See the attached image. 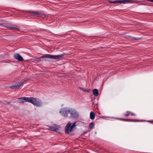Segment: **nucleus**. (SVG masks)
Here are the masks:
<instances>
[{
	"label": "nucleus",
	"mask_w": 153,
	"mask_h": 153,
	"mask_svg": "<svg viewBox=\"0 0 153 153\" xmlns=\"http://www.w3.org/2000/svg\"><path fill=\"white\" fill-rule=\"evenodd\" d=\"M81 89H82V90L83 91H85V92H88V91L87 90H86V89H83V88H80Z\"/></svg>",
	"instance_id": "20"
},
{
	"label": "nucleus",
	"mask_w": 153,
	"mask_h": 153,
	"mask_svg": "<svg viewBox=\"0 0 153 153\" xmlns=\"http://www.w3.org/2000/svg\"><path fill=\"white\" fill-rule=\"evenodd\" d=\"M27 79L24 78L20 82L16 83L13 85L12 87L13 88H19L23 83L27 80Z\"/></svg>",
	"instance_id": "6"
},
{
	"label": "nucleus",
	"mask_w": 153,
	"mask_h": 153,
	"mask_svg": "<svg viewBox=\"0 0 153 153\" xmlns=\"http://www.w3.org/2000/svg\"><path fill=\"white\" fill-rule=\"evenodd\" d=\"M109 2L110 3H114L116 4H119V0L116 1H109Z\"/></svg>",
	"instance_id": "16"
},
{
	"label": "nucleus",
	"mask_w": 153,
	"mask_h": 153,
	"mask_svg": "<svg viewBox=\"0 0 153 153\" xmlns=\"http://www.w3.org/2000/svg\"><path fill=\"white\" fill-rule=\"evenodd\" d=\"M45 61H47L46 60H45Z\"/></svg>",
	"instance_id": "21"
},
{
	"label": "nucleus",
	"mask_w": 153,
	"mask_h": 153,
	"mask_svg": "<svg viewBox=\"0 0 153 153\" xmlns=\"http://www.w3.org/2000/svg\"><path fill=\"white\" fill-rule=\"evenodd\" d=\"M127 2H130L132 3H135L136 2L134 1L129 0H119V4L121 3H125Z\"/></svg>",
	"instance_id": "9"
},
{
	"label": "nucleus",
	"mask_w": 153,
	"mask_h": 153,
	"mask_svg": "<svg viewBox=\"0 0 153 153\" xmlns=\"http://www.w3.org/2000/svg\"><path fill=\"white\" fill-rule=\"evenodd\" d=\"M123 120H125V121L130 120V121H132V122H141V121H140L139 120H131V119H126V120L123 119Z\"/></svg>",
	"instance_id": "15"
},
{
	"label": "nucleus",
	"mask_w": 153,
	"mask_h": 153,
	"mask_svg": "<svg viewBox=\"0 0 153 153\" xmlns=\"http://www.w3.org/2000/svg\"><path fill=\"white\" fill-rule=\"evenodd\" d=\"M76 122H74L72 125L70 122H69L66 125L65 128V132L66 134H68L70 132L73 131L74 128L76 126Z\"/></svg>",
	"instance_id": "3"
},
{
	"label": "nucleus",
	"mask_w": 153,
	"mask_h": 153,
	"mask_svg": "<svg viewBox=\"0 0 153 153\" xmlns=\"http://www.w3.org/2000/svg\"><path fill=\"white\" fill-rule=\"evenodd\" d=\"M14 58L16 59H17L19 61H22L23 60V58L18 53H15L13 55Z\"/></svg>",
	"instance_id": "8"
},
{
	"label": "nucleus",
	"mask_w": 153,
	"mask_h": 153,
	"mask_svg": "<svg viewBox=\"0 0 153 153\" xmlns=\"http://www.w3.org/2000/svg\"><path fill=\"white\" fill-rule=\"evenodd\" d=\"M148 121V122H149V121Z\"/></svg>",
	"instance_id": "22"
},
{
	"label": "nucleus",
	"mask_w": 153,
	"mask_h": 153,
	"mask_svg": "<svg viewBox=\"0 0 153 153\" xmlns=\"http://www.w3.org/2000/svg\"><path fill=\"white\" fill-rule=\"evenodd\" d=\"M60 127L59 126L56 124H54L52 126H49L48 129L49 130H51L53 131L57 132L59 130Z\"/></svg>",
	"instance_id": "7"
},
{
	"label": "nucleus",
	"mask_w": 153,
	"mask_h": 153,
	"mask_svg": "<svg viewBox=\"0 0 153 153\" xmlns=\"http://www.w3.org/2000/svg\"><path fill=\"white\" fill-rule=\"evenodd\" d=\"M12 24H7V23H4L3 26L6 27L10 28L11 29Z\"/></svg>",
	"instance_id": "12"
},
{
	"label": "nucleus",
	"mask_w": 153,
	"mask_h": 153,
	"mask_svg": "<svg viewBox=\"0 0 153 153\" xmlns=\"http://www.w3.org/2000/svg\"><path fill=\"white\" fill-rule=\"evenodd\" d=\"M130 115L132 116L135 115V114H134L130 111Z\"/></svg>",
	"instance_id": "19"
},
{
	"label": "nucleus",
	"mask_w": 153,
	"mask_h": 153,
	"mask_svg": "<svg viewBox=\"0 0 153 153\" xmlns=\"http://www.w3.org/2000/svg\"><path fill=\"white\" fill-rule=\"evenodd\" d=\"M19 103H23L25 102H28L32 103L37 106H40L41 102L36 98L32 97H22L19 98Z\"/></svg>",
	"instance_id": "1"
},
{
	"label": "nucleus",
	"mask_w": 153,
	"mask_h": 153,
	"mask_svg": "<svg viewBox=\"0 0 153 153\" xmlns=\"http://www.w3.org/2000/svg\"><path fill=\"white\" fill-rule=\"evenodd\" d=\"M28 13H29L30 14H31L32 15H39L40 14L38 12H37L35 11H28Z\"/></svg>",
	"instance_id": "14"
},
{
	"label": "nucleus",
	"mask_w": 153,
	"mask_h": 153,
	"mask_svg": "<svg viewBox=\"0 0 153 153\" xmlns=\"http://www.w3.org/2000/svg\"><path fill=\"white\" fill-rule=\"evenodd\" d=\"M70 109L67 108H63L60 109V113L63 116L66 117L68 114L70 113Z\"/></svg>",
	"instance_id": "5"
},
{
	"label": "nucleus",
	"mask_w": 153,
	"mask_h": 153,
	"mask_svg": "<svg viewBox=\"0 0 153 153\" xmlns=\"http://www.w3.org/2000/svg\"><path fill=\"white\" fill-rule=\"evenodd\" d=\"M11 29L15 30H19V29L18 28V27L15 25H12V26L11 28Z\"/></svg>",
	"instance_id": "13"
},
{
	"label": "nucleus",
	"mask_w": 153,
	"mask_h": 153,
	"mask_svg": "<svg viewBox=\"0 0 153 153\" xmlns=\"http://www.w3.org/2000/svg\"><path fill=\"white\" fill-rule=\"evenodd\" d=\"M95 117V114L94 112L91 111L90 113V118L92 120L94 119Z\"/></svg>",
	"instance_id": "11"
},
{
	"label": "nucleus",
	"mask_w": 153,
	"mask_h": 153,
	"mask_svg": "<svg viewBox=\"0 0 153 153\" xmlns=\"http://www.w3.org/2000/svg\"><path fill=\"white\" fill-rule=\"evenodd\" d=\"M138 39H137V40H138Z\"/></svg>",
	"instance_id": "23"
},
{
	"label": "nucleus",
	"mask_w": 153,
	"mask_h": 153,
	"mask_svg": "<svg viewBox=\"0 0 153 153\" xmlns=\"http://www.w3.org/2000/svg\"><path fill=\"white\" fill-rule=\"evenodd\" d=\"M70 111V113L71 114L70 117L71 118L74 119H76L79 116V113L75 110L71 108Z\"/></svg>",
	"instance_id": "4"
},
{
	"label": "nucleus",
	"mask_w": 153,
	"mask_h": 153,
	"mask_svg": "<svg viewBox=\"0 0 153 153\" xmlns=\"http://www.w3.org/2000/svg\"><path fill=\"white\" fill-rule=\"evenodd\" d=\"M64 54H61L59 55H53L50 54H47L39 57L38 59L48 58L58 60H61L63 59Z\"/></svg>",
	"instance_id": "2"
},
{
	"label": "nucleus",
	"mask_w": 153,
	"mask_h": 153,
	"mask_svg": "<svg viewBox=\"0 0 153 153\" xmlns=\"http://www.w3.org/2000/svg\"><path fill=\"white\" fill-rule=\"evenodd\" d=\"M94 124L93 123H91L89 125V128L91 129H92L94 128Z\"/></svg>",
	"instance_id": "17"
},
{
	"label": "nucleus",
	"mask_w": 153,
	"mask_h": 153,
	"mask_svg": "<svg viewBox=\"0 0 153 153\" xmlns=\"http://www.w3.org/2000/svg\"><path fill=\"white\" fill-rule=\"evenodd\" d=\"M93 94L95 96L97 97L99 94L98 91L97 89H94L93 90Z\"/></svg>",
	"instance_id": "10"
},
{
	"label": "nucleus",
	"mask_w": 153,
	"mask_h": 153,
	"mask_svg": "<svg viewBox=\"0 0 153 153\" xmlns=\"http://www.w3.org/2000/svg\"><path fill=\"white\" fill-rule=\"evenodd\" d=\"M126 113H125L124 114V115L126 117H127L128 116L130 115V111H127L126 112Z\"/></svg>",
	"instance_id": "18"
}]
</instances>
